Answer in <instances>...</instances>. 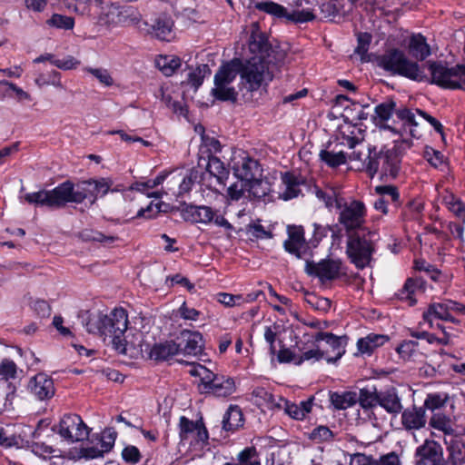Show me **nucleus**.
<instances>
[{
  "label": "nucleus",
  "mask_w": 465,
  "mask_h": 465,
  "mask_svg": "<svg viewBox=\"0 0 465 465\" xmlns=\"http://www.w3.org/2000/svg\"><path fill=\"white\" fill-rule=\"evenodd\" d=\"M252 56L249 59L233 58L223 64L214 75L215 85H227L237 74L246 84L248 91L259 90L262 84L267 85L283 64L282 52L275 50L267 35L258 30L252 31L248 41Z\"/></svg>",
  "instance_id": "nucleus-1"
},
{
  "label": "nucleus",
  "mask_w": 465,
  "mask_h": 465,
  "mask_svg": "<svg viewBox=\"0 0 465 465\" xmlns=\"http://www.w3.org/2000/svg\"><path fill=\"white\" fill-rule=\"evenodd\" d=\"M413 145L411 139H400L393 142L391 147L382 145L380 150L376 146L369 147L368 156L363 162L364 169L369 177L379 174L380 181L391 183L395 181L401 173L403 155Z\"/></svg>",
  "instance_id": "nucleus-2"
},
{
  "label": "nucleus",
  "mask_w": 465,
  "mask_h": 465,
  "mask_svg": "<svg viewBox=\"0 0 465 465\" xmlns=\"http://www.w3.org/2000/svg\"><path fill=\"white\" fill-rule=\"evenodd\" d=\"M90 179L83 180L76 184L71 180L59 183L52 190H40L28 193L25 200L30 204L46 206L51 209H60L67 203L80 204L88 200L91 204L95 203L96 197L92 190Z\"/></svg>",
  "instance_id": "nucleus-3"
},
{
  "label": "nucleus",
  "mask_w": 465,
  "mask_h": 465,
  "mask_svg": "<svg viewBox=\"0 0 465 465\" xmlns=\"http://www.w3.org/2000/svg\"><path fill=\"white\" fill-rule=\"evenodd\" d=\"M373 63L391 75L401 76L418 83L428 81V75L422 66L410 59L404 51L398 47H391L381 54H376Z\"/></svg>",
  "instance_id": "nucleus-4"
},
{
  "label": "nucleus",
  "mask_w": 465,
  "mask_h": 465,
  "mask_svg": "<svg viewBox=\"0 0 465 465\" xmlns=\"http://www.w3.org/2000/svg\"><path fill=\"white\" fill-rule=\"evenodd\" d=\"M430 72L429 83L443 89L464 90L465 64H458L449 67L448 63L442 60H428L423 64Z\"/></svg>",
  "instance_id": "nucleus-5"
},
{
  "label": "nucleus",
  "mask_w": 465,
  "mask_h": 465,
  "mask_svg": "<svg viewBox=\"0 0 465 465\" xmlns=\"http://www.w3.org/2000/svg\"><path fill=\"white\" fill-rule=\"evenodd\" d=\"M172 211H177L182 219L187 223L205 225L213 223L218 227L224 228L226 231H234L233 225L224 217V214L220 210L209 205H197L180 201L178 205L172 208Z\"/></svg>",
  "instance_id": "nucleus-6"
},
{
  "label": "nucleus",
  "mask_w": 465,
  "mask_h": 465,
  "mask_svg": "<svg viewBox=\"0 0 465 465\" xmlns=\"http://www.w3.org/2000/svg\"><path fill=\"white\" fill-rule=\"evenodd\" d=\"M104 327L103 337L108 338L113 346L120 354H127V341L125 333L128 329V313L122 307L114 308L109 314L104 316Z\"/></svg>",
  "instance_id": "nucleus-7"
},
{
  "label": "nucleus",
  "mask_w": 465,
  "mask_h": 465,
  "mask_svg": "<svg viewBox=\"0 0 465 465\" xmlns=\"http://www.w3.org/2000/svg\"><path fill=\"white\" fill-rule=\"evenodd\" d=\"M371 232H354L347 235L346 255L357 269L370 265L375 252V244L370 238Z\"/></svg>",
  "instance_id": "nucleus-8"
},
{
  "label": "nucleus",
  "mask_w": 465,
  "mask_h": 465,
  "mask_svg": "<svg viewBox=\"0 0 465 465\" xmlns=\"http://www.w3.org/2000/svg\"><path fill=\"white\" fill-rule=\"evenodd\" d=\"M335 207L340 210L338 222L343 226L346 234L361 232L367 216V208L363 202L351 200L342 204L341 200H337Z\"/></svg>",
  "instance_id": "nucleus-9"
},
{
  "label": "nucleus",
  "mask_w": 465,
  "mask_h": 465,
  "mask_svg": "<svg viewBox=\"0 0 465 465\" xmlns=\"http://www.w3.org/2000/svg\"><path fill=\"white\" fill-rule=\"evenodd\" d=\"M52 430L67 441L76 442L87 440L91 429L80 415L66 413L61 418L58 425L52 428Z\"/></svg>",
  "instance_id": "nucleus-10"
},
{
  "label": "nucleus",
  "mask_w": 465,
  "mask_h": 465,
  "mask_svg": "<svg viewBox=\"0 0 465 465\" xmlns=\"http://www.w3.org/2000/svg\"><path fill=\"white\" fill-rule=\"evenodd\" d=\"M288 238L283 242L285 252L300 260L313 257V251L310 250L308 240L305 239V231L302 225H288Z\"/></svg>",
  "instance_id": "nucleus-11"
},
{
  "label": "nucleus",
  "mask_w": 465,
  "mask_h": 465,
  "mask_svg": "<svg viewBox=\"0 0 465 465\" xmlns=\"http://www.w3.org/2000/svg\"><path fill=\"white\" fill-rule=\"evenodd\" d=\"M307 258L305 261L304 271L309 276L316 277L322 283L339 279L342 262L340 259H322L319 262H315Z\"/></svg>",
  "instance_id": "nucleus-12"
},
{
  "label": "nucleus",
  "mask_w": 465,
  "mask_h": 465,
  "mask_svg": "<svg viewBox=\"0 0 465 465\" xmlns=\"http://www.w3.org/2000/svg\"><path fill=\"white\" fill-rule=\"evenodd\" d=\"M178 429L181 441L188 440L192 437L191 444H201L202 446L208 444L209 432L203 417L194 421L185 416H181Z\"/></svg>",
  "instance_id": "nucleus-13"
},
{
  "label": "nucleus",
  "mask_w": 465,
  "mask_h": 465,
  "mask_svg": "<svg viewBox=\"0 0 465 465\" xmlns=\"http://www.w3.org/2000/svg\"><path fill=\"white\" fill-rule=\"evenodd\" d=\"M203 387H200L203 394H211L218 398H227L236 391L234 379L229 376L211 372Z\"/></svg>",
  "instance_id": "nucleus-14"
},
{
  "label": "nucleus",
  "mask_w": 465,
  "mask_h": 465,
  "mask_svg": "<svg viewBox=\"0 0 465 465\" xmlns=\"http://www.w3.org/2000/svg\"><path fill=\"white\" fill-rule=\"evenodd\" d=\"M179 354L184 356H198L204 348L203 334L197 331L183 330L175 339Z\"/></svg>",
  "instance_id": "nucleus-15"
},
{
  "label": "nucleus",
  "mask_w": 465,
  "mask_h": 465,
  "mask_svg": "<svg viewBox=\"0 0 465 465\" xmlns=\"http://www.w3.org/2000/svg\"><path fill=\"white\" fill-rule=\"evenodd\" d=\"M443 448L434 440H425L415 450V465H443Z\"/></svg>",
  "instance_id": "nucleus-16"
},
{
  "label": "nucleus",
  "mask_w": 465,
  "mask_h": 465,
  "mask_svg": "<svg viewBox=\"0 0 465 465\" xmlns=\"http://www.w3.org/2000/svg\"><path fill=\"white\" fill-rule=\"evenodd\" d=\"M311 338L313 339L314 342L325 341V343L331 348L333 355H329L328 351H325L324 359L328 363H335L338 361L345 353V347L347 345L349 338L346 335L337 336L331 332L318 331Z\"/></svg>",
  "instance_id": "nucleus-17"
},
{
  "label": "nucleus",
  "mask_w": 465,
  "mask_h": 465,
  "mask_svg": "<svg viewBox=\"0 0 465 465\" xmlns=\"http://www.w3.org/2000/svg\"><path fill=\"white\" fill-rule=\"evenodd\" d=\"M375 192L379 198L375 200L373 207L382 214L390 213L389 204H391L395 210L401 206V193L397 186L391 184L378 185Z\"/></svg>",
  "instance_id": "nucleus-18"
},
{
  "label": "nucleus",
  "mask_w": 465,
  "mask_h": 465,
  "mask_svg": "<svg viewBox=\"0 0 465 465\" xmlns=\"http://www.w3.org/2000/svg\"><path fill=\"white\" fill-rule=\"evenodd\" d=\"M398 109L399 108H397V104L392 98L378 104L374 107L373 115V121L376 126L381 130H387L391 133H400L401 131H398V126L395 120H392L391 124H390V120L393 114L396 115Z\"/></svg>",
  "instance_id": "nucleus-19"
},
{
  "label": "nucleus",
  "mask_w": 465,
  "mask_h": 465,
  "mask_svg": "<svg viewBox=\"0 0 465 465\" xmlns=\"http://www.w3.org/2000/svg\"><path fill=\"white\" fill-rule=\"evenodd\" d=\"M232 172L240 182L246 183L247 184L253 183L254 179L262 175V169L259 162L248 155L233 162Z\"/></svg>",
  "instance_id": "nucleus-20"
},
{
  "label": "nucleus",
  "mask_w": 465,
  "mask_h": 465,
  "mask_svg": "<svg viewBox=\"0 0 465 465\" xmlns=\"http://www.w3.org/2000/svg\"><path fill=\"white\" fill-rule=\"evenodd\" d=\"M27 389L39 401L50 400L55 393L54 380L45 372H39L32 377Z\"/></svg>",
  "instance_id": "nucleus-21"
},
{
  "label": "nucleus",
  "mask_w": 465,
  "mask_h": 465,
  "mask_svg": "<svg viewBox=\"0 0 465 465\" xmlns=\"http://www.w3.org/2000/svg\"><path fill=\"white\" fill-rule=\"evenodd\" d=\"M396 117L401 122L398 131L400 133H393L399 134L401 137L405 134H409L411 138L419 139L421 137V133L418 130L419 123L416 120L415 113L406 106L400 107L396 112Z\"/></svg>",
  "instance_id": "nucleus-22"
},
{
  "label": "nucleus",
  "mask_w": 465,
  "mask_h": 465,
  "mask_svg": "<svg viewBox=\"0 0 465 465\" xmlns=\"http://www.w3.org/2000/svg\"><path fill=\"white\" fill-rule=\"evenodd\" d=\"M407 51L415 62H423L431 54L430 45L421 33H412L407 43Z\"/></svg>",
  "instance_id": "nucleus-23"
},
{
  "label": "nucleus",
  "mask_w": 465,
  "mask_h": 465,
  "mask_svg": "<svg viewBox=\"0 0 465 465\" xmlns=\"http://www.w3.org/2000/svg\"><path fill=\"white\" fill-rule=\"evenodd\" d=\"M282 183L285 190L279 194V198L283 201H290L297 198L302 193V185L306 184V180L301 174H295L293 172L282 173Z\"/></svg>",
  "instance_id": "nucleus-24"
},
{
  "label": "nucleus",
  "mask_w": 465,
  "mask_h": 465,
  "mask_svg": "<svg viewBox=\"0 0 465 465\" xmlns=\"http://www.w3.org/2000/svg\"><path fill=\"white\" fill-rule=\"evenodd\" d=\"M380 406L386 412L391 415H397L401 412L403 406L401 399L399 396L395 387H388L379 391L377 407Z\"/></svg>",
  "instance_id": "nucleus-25"
},
{
  "label": "nucleus",
  "mask_w": 465,
  "mask_h": 465,
  "mask_svg": "<svg viewBox=\"0 0 465 465\" xmlns=\"http://www.w3.org/2000/svg\"><path fill=\"white\" fill-rule=\"evenodd\" d=\"M425 286L426 282L421 277H409L394 296L397 300L407 302L409 306H414L417 303L416 292L424 291Z\"/></svg>",
  "instance_id": "nucleus-26"
},
{
  "label": "nucleus",
  "mask_w": 465,
  "mask_h": 465,
  "mask_svg": "<svg viewBox=\"0 0 465 465\" xmlns=\"http://www.w3.org/2000/svg\"><path fill=\"white\" fill-rule=\"evenodd\" d=\"M427 423L426 411L423 407L413 405L401 411V424L406 430H419Z\"/></svg>",
  "instance_id": "nucleus-27"
},
{
  "label": "nucleus",
  "mask_w": 465,
  "mask_h": 465,
  "mask_svg": "<svg viewBox=\"0 0 465 465\" xmlns=\"http://www.w3.org/2000/svg\"><path fill=\"white\" fill-rule=\"evenodd\" d=\"M198 166L200 168L204 167L212 176L216 178L219 184L225 186V181L229 177V170L225 167L224 163L222 162L219 157H199Z\"/></svg>",
  "instance_id": "nucleus-28"
},
{
  "label": "nucleus",
  "mask_w": 465,
  "mask_h": 465,
  "mask_svg": "<svg viewBox=\"0 0 465 465\" xmlns=\"http://www.w3.org/2000/svg\"><path fill=\"white\" fill-rule=\"evenodd\" d=\"M173 19L167 15H160L150 25L148 34L161 41H171L173 38Z\"/></svg>",
  "instance_id": "nucleus-29"
},
{
  "label": "nucleus",
  "mask_w": 465,
  "mask_h": 465,
  "mask_svg": "<svg viewBox=\"0 0 465 465\" xmlns=\"http://www.w3.org/2000/svg\"><path fill=\"white\" fill-rule=\"evenodd\" d=\"M317 342L313 341V339L307 340V342H304L299 345V342H296V348L298 351L297 361L295 365L300 366L304 361H318L324 358L325 351L321 350L319 346L316 344Z\"/></svg>",
  "instance_id": "nucleus-30"
},
{
  "label": "nucleus",
  "mask_w": 465,
  "mask_h": 465,
  "mask_svg": "<svg viewBox=\"0 0 465 465\" xmlns=\"http://www.w3.org/2000/svg\"><path fill=\"white\" fill-rule=\"evenodd\" d=\"M390 340L388 335L369 333L357 341L358 353L362 356H371L376 349L384 345Z\"/></svg>",
  "instance_id": "nucleus-31"
},
{
  "label": "nucleus",
  "mask_w": 465,
  "mask_h": 465,
  "mask_svg": "<svg viewBox=\"0 0 465 465\" xmlns=\"http://www.w3.org/2000/svg\"><path fill=\"white\" fill-rule=\"evenodd\" d=\"M450 304L434 302L428 306L427 310L422 314V319L427 322L430 328H433V318L443 320L446 322H456L455 318L450 314Z\"/></svg>",
  "instance_id": "nucleus-32"
},
{
  "label": "nucleus",
  "mask_w": 465,
  "mask_h": 465,
  "mask_svg": "<svg viewBox=\"0 0 465 465\" xmlns=\"http://www.w3.org/2000/svg\"><path fill=\"white\" fill-rule=\"evenodd\" d=\"M168 174V172L163 171L153 179H149L145 182H134L129 186V191H136L145 194L149 198L159 199L163 195L162 193L160 191L150 192V190L162 184Z\"/></svg>",
  "instance_id": "nucleus-33"
},
{
  "label": "nucleus",
  "mask_w": 465,
  "mask_h": 465,
  "mask_svg": "<svg viewBox=\"0 0 465 465\" xmlns=\"http://www.w3.org/2000/svg\"><path fill=\"white\" fill-rule=\"evenodd\" d=\"M223 430L234 433L244 425V416L240 406L231 404L223 417Z\"/></svg>",
  "instance_id": "nucleus-34"
},
{
  "label": "nucleus",
  "mask_w": 465,
  "mask_h": 465,
  "mask_svg": "<svg viewBox=\"0 0 465 465\" xmlns=\"http://www.w3.org/2000/svg\"><path fill=\"white\" fill-rule=\"evenodd\" d=\"M447 444L448 457L444 460L443 465H464L465 464V441L458 437L451 438Z\"/></svg>",
  "instance_id": "nucleus-35"
},
{
  "label": "nucleus",
  "mask_w": 465,
  "mask_h": 465,
  "mask_svg": "<svg viewBox=\"0 0 465 465\" xmlns=\"http://www.w3.org/2000/svg\"><path fill=\"white\" fill-rule=\"evenodd\" d=\"M329 400L336 411H344L357 403L356 391H329Z\"/></svg>",
  "instance_id": "nucleus-36"
},
{
  "label": "nucleus",
  "mask_w": 465,
  "mask_h": 465,
  "mask_svg": "<svg viewBox=\"0 0 465 465\" xmlns=\"http://www.w3.org/2000/svg\"><path fill=\"white\" fill-rule=\"evenodd\" d=\"M175 355H179V349L175 340L155 343L150 351V357L155 361H168Z\"/></svg>",
  "instance_id": "nucleus-37"
},
{
  "label": "nucleus",
  "mask_w": 465,
  "mask_h": 465,
  "mask_svg": "<svg viewBox=\"0 0 465 465\" xmlns=\"http://www.w3.org/2000/svg\"><path fill=\"white\" fill-rule=\"evenodd\" d=\"M399 358L404 361H415L422 356L420 351V343L415 340H402L395 348Z\"/></svg>",
  "instance_id": "nucleus-38"
},
{
  "label": "nucleus",
  "mask_w": 465,
  "mask_h": 465,
  "mask_svg": "<svg viewBox=\"0 0 465 465\" xmlns=\"http://www.w3.org/2000/svg\"><path fill=\"white\" fill-rule=\"evenodd\" d=\"M379 391L375 385H367L356 392L357 403L362 410L370 411L377 407Z\"/></svg>",
  "instance_id": "nucleus-39"
},
{
  "label": "nucleus",
  "mask_w": 465,
  "mask_h": 465,
  "mask_svg": "<svg viewBox=\"0 0 465 465\" xmlns=\"http://www.w3.org/2000/svg\"><path fill=\"white\" fill-rule=\"evenodd\" d=\"M409 331L411 338L416 340H425L429 344L446 346L450 342V334L449 332H444L442 336L439 337L427 331H414L410 329Z\"/></svg>",
  "instance_id": "nucleus-40"
},
{
  "label": "nucleus",
  "mask_w": 465,
  "mask_h": 465,
  "mask_svg": "<svg viewBox=\"0 0 465 465\" xmlns=\"http://www.w3.org/2000/svg\"><path fill=\"white\" fill-rule=\"evenodd\" d=\"M254 8L258 11L264 12L279 19H287L288 16L287 9L283 5L272 1L257 2L254 4Z\"/></svg>",
  "instance_id": "nucleus-41"
},
{
  "label": "nucleus",
  "mask_w": 465,
  "mask_h": 465,
  "mask_svg": "<svg viewBox=\"0 0 465 465\" xmlns=\"http://www.w3.org/2000/svg\"><path fill=\"white\" fill-rule=\"evenodd\" d=\"M202 140L203 143L199 148V157H217L216 154L222 151V144L220 141L214 137L210 136H203Z\"/></svg>",
  "instance_id": "nucleus-42"
},
{
  "label": "nucleus",
  "mask_w": 465,
  "mask_h": 465,
  "mask_svg": "<svg viewBox=\"0 0 465 465\" xmlns=\"http://www.w3.org/2000/svg\"><path fill=\"white\" fill-rule=\"evenodd\" d=\"M272 184L268 180H264L262 176H258L253 183L247 184V192L256 199H262L271 192Z\"/></svg>",
  "instance_id": "nucleus-43"
},
{
  "label": "nucleus",
  "mask_w": 465,
  "mask_h": 465,
  "mask_svg": "<svg viewBox=\"0 0 465 465\" xmlns=\"http://www.w3.org/2000/svg\"><path fill=\"white\" fill-rule=\"evenodd\" d=\"M223 465H261L255 447H247L237 455V462H225Z\"/></svg>",
  "instance_id": "nucleus-44"
},
{
  "label": "nucleus",
  "mask_w": 465,
  "mask_h": 465,
  "mask_svg": "<svg viewBox=\"0 0 465 465\" xmlns=\"http://www.w3.org/2000/svg\"><path fill=\"white\" fill-rule=\"evenodd\" d=\"M319 157L327 166L331 168H337L347 162L346 153L341 151L339 153L331 152L328 150H322Z\"/></svg>",
  "instance_id": "nucleus-45"
},
{
  "label": "nucleus",
  "mask_w": 465,
  "mask_h": 465,
  "mask_svg": "<svg viewBox=\"0 0 465 465\" xmlns=\"http://www.w3.org/2000/svg\"><path fill=\"white\" fill-rule=\"evenodd\" d=\"M156 64L164 75L170 76L181 66V59L173 55H160Z\"/></svg>",
  "instance_id": "nucleus-46"
},
{
  "label": "nucleus",
  "mask_w": 465,
  "mask_h": 465,
  "mask_svg": "<svg viewBox=\"0 0 465 465\" xmlns=\"http://www.w3.org/2000/svg\"><path fill=\"white\" fill-rule=\"evenodd\" d=\"M424 205L421 202L412 199L410 200L401 209V219L402 221H412L418 219L422 213Z\"/></svg>",
  "instance_id": "nucleus-47"
},
{
  "label": "nucleus",
  "mask_w": 465,
  "mask_h": 465,
  "mask_svg": "<svg viewBox=\"0 0 465 465\" xmlns=\"http://www.w3.org/2000/svg\"><path fill=\"white\" fill-rule=\"evenodd\" d=\"M45 24L56 29L72 30L74 27L75 21L72 16L54 13L45 21Z\"/></svg>",
  "instance_id": "nucleus-48"
},
{
  "label": "nucleus",
  "mask_w": 465,
  "mask_h": 465,
  "mask_svg": "<svg viewBox=\"0 0 465 465\" xmlns=\"http://www.w3.org/2000/svg\"><path fill=\"white\" fill-rule=\"evenodd\" d=\"M429 424L431 428L442 431L446 435H452L454 432L450 425V419L444 413H434Z\"/></svg>",
  "instance_id": "nucleus-49"
},
{
  "label": "nucleus",
  "mask_w": 465,
  "mask_h": 465,
  "mask_svg": "<svg viewBox=\"0 0 465 465\" xmlns=\"http://www.w3.org/2000/svg\"><path fill=\"white\" fill-rule=\"evenodd\" d=\"M80 238L84 242H97L104 244H111L117 240L116 236H107L103 232L93 229L83 230L80 232Z\"/></svg>",
  "instance_id": "nucleus-50"
},
{
  "label": "nucleus",
  "mask_w": 465,
  "mask_h": 465,
  "mask_svg": "<svg viewBox=\"0 0 465 465\" xmlns=\"http://www.w3.org/2000/svg\"><path fill=\"white\" fill-rule=\"evenodd\" d=\"M449 401V396L446 393L433 392L427 394L423 403V408L435 411L444 407Z\"/></svg>",
  "instance_id": "nucleus-51"
},
{
  "label": "nucleus",
  "mask_w": 465,
  "mask_h": 465,
  "mask_svg": "<svg viewBox=\"0 0 465 465\" xmlns=\"http://www.w3.org/2000/svg\"><path fill=\"white\" fill-rule=\"evenodd\" d=\"M116 438L117 432L111 427L105 428L101 434L95 435V440L99 441L101 448H104V451L106 452H109L113 449Z\"/></svg>",
  "instance_id": "nucleus-52"
},
{
  "label": "nucleus",
  "mask_w": 465,
  "mask_h": 465,
  "mask_svg": "<svg viewBox=\"0 0 465 465\" xmlns=\"http://www.w3.org/2000/svg\"><path fill=\"white\" fill-rule=\"evenodd\" d=\"M213 97L222 102H232L237 100V93L233 87H227L226 85H215L212 90Z\"/></svg>",
  "instance_id": "nucleus-53"
},
{
  "label": "nucleus",
  "mask_w": 465,
  "mask_h": 465,
  "mask_svg": "<svg viewBox=\"0 0 465 465\" xmlns=\"http://www.w3.org/2000/svg\"><path fill=\"white\" fill-rule=\"evenodd\" d=\"M333 438L334 433L324 425L315 427L309 435V439L316 443L330 442Z\"/></svg>",
  "instance_id": "nucleus-54"
},
{
  "label": "nucleus",
  "mask_w": 465,
  "mask_h": 465,
  "mask_svg": "<svg viewBox=\"0 0 465 465\" xmlns=\"http://www.w3.org/2000/svg\"><path fill=\"white\" fill-rule=\"evenodd\" d=\"M332 229L330 225L323 226L314 223L312 236L308 240L310 250L313 251V249L317 248L322 239L327 237L329 232Z\"/></svg>",
  "instance_id": "nucleus-55"
},
{
  "label": "nucleus",
  "mask_w": 465,
  "mask_h": 465,
  "mask_svg": "<svg viewBox=\"0 0 465 465\" xmlns=\"http://www.w3.org/2000/svg\"><path fill=\"white\" fill-rule=\"evenodd\" d=\"M90 182L93 183L92 190L94 191V194L96 197V200L98 199L99 195L101 197L105 196L110 192L113 185V181L111 178H90Z\"/></svg>",
  "instance_id": "nucleus-56"
},
{
  "label": "nucleus",
  "mask_w": 465,
  "mask_h": 465,
  "mask_svg": "<svg viewBox=\"0 0 465 465\" xmlns=\"http://www.w3.org/2000/svg\"><path fill=\"white\" fill-rule=\"evenodd\" d=\"M357 46L355 47V54H359L361 60H364V56L367 54L371 43L372 41V35L368 32H359L356 34Z\"/></svg>",
  "instance_id": "nucleus-57"
},
{
  "label": "nucleus",
  "mask_w": 465,
  "mask_h": 465,
  "mask_svg": "<svg viewBox=\"0 0 465 465\" xmlns=\"http://www.w3.org/2000/svg\"><path fill=\"white\" fill-rule=\"evenodd\" d=\"M207 74H211V69L207 64H203L188 74V81L192 86L197 89L203 84Z\"/></svg>",
  "instance_id": "nucleus-58"
},
{
  "label": "nucleus",
  "mask_w": 465,
  "mask_h": 465,
  "mask_svg": "<svg viewBox=\"0 0 465 465\" xmlns=\"http://www.w3.org/2000/svg\"><path fill=\"white\" fill-rule=\"evenodd\" d=\"M423 157L434 168H440L446 162L445 156L440 151L428 145L424 149Z\"/></svg>",
  "instance_id": "nucleus-59"
},
{
  "label": "nucleus",
  "mask_w": 465,
  "mask_h": 465,
  "mask_svg": "<svg viewBox=\"0 0 465 465\" xmlns=\"http://www.w3.org/2000/svg\"><path fill=\"white\" fill-rule=\"evenodd\" d=\"M65 7L76 14L84 15L90 13L92 0H64Z\"/></svg>",
  "instance_id": "nucleus-60"
},
{
  "label": "nucleus",
  "mask_w": 465,
  "mask_h": 465,
  "mask_svg": "<svg viewBox=\"0 0 465 465\" xmlns=\"http://www.w3.org/2000/svg\"><path fill=\"white\" fill-rule=\"evenodd\" d=\"M316 18L312 9H302L288 13L287 20L294 24H304L312 22Z\"/></svg>",
  "instance_id": "nucleus-61"
},
{
  "label": "nucleus",
  "mask_w": 465,
  "mask_h": 465,
  "mask_svg": "<svg viewBox=\"0 0 465 465\" xmlns=\"http://www.w3.org/2000/svg\"><path fill=\"white\" fill-rule=\"evenodd\" d=\"M104 314L99 313L95 316H89L85 322V329L89 333L98 334L103 337V327Z\"/></svg>",
  "instance_id": "nucleus-62"
},
{
  "label": "nucleus",
  "mask_w": 465,
  "mask_h": 465,
  "mask_svg": "<svg viewBox=\"0 0 465 465\" xmlns=\"http://www.w3.org/2000/svg\"><path fill=\"white\" fill-rule=\"evenodd\" d=\"M85 71L93 74L104 86H112L114 79L107 69L87 67Z\"/></svg>",
  "instance_id": "nucleus-63"
},
{
  "label": "nucleus",
  "mask_w": 465,
  "mask_h": 465,
  "mask_svg": "<svg viewBox=\"0 0 465 465\" xmlns=\"http://www.w3.org/2000/svg\"><path fill=\"white\" fill-rule=\"evenodd\" d=\"M123 460L131 464L138 463L142 459L140 450L134 445H127L122 450Z\"/></svg>",
  "instance_id": "nucleus-64"
}]
</instances>
